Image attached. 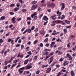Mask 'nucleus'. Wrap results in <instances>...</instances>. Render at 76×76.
<instances>
[{
    "label": "nucleus",
    "instance_id": "23",
    "mask_svg": "<svg viewBox=\"0 0 76 76\" xmlns=\"http://www.w3.org/2000/svg\"><path fill=\"white\" fill-rule=\"evenodd\" d=\"M62 71H60V72L58 73V74L56 76H60L61 75V74H62Z\"/></svg>",
    "mask_w": 76,
    "mask_h": 76
},
{
    "label": "nucleus",
    "instance_id": "45",
    "mask_svg": "<svg viewBox=\"0 0 76 76\" xmlns=\"http://www.w3.org/2000/svg\"><path fill=\"white\" fill-rule=\"evenodd\" d=\"M8 63V61H5V62H4V65H7Z\"/></svg>",
    "mask_w": 76,
    "mask_h": 76
},
{
    "label": "nucleus",
    "instance_id": "7",
    "mask_svg": "<svg viewBox=\"0 0 76 76\" xmlns=\"http://www.w3.org/2000/svg\"><path fill=\"white\" fill-rule=\"evenodd\" d=\"M37 7V5L36 4L34 5H33L31 8V10H35L36 8Z\"/></svg>",
    "mask_w": 76,
    "mask_h": 76
},
{
    "label": "nucleus",
    "instance_id": "20",
    "mask_svg": "<svg viewBox=\"0 0 76 76\" xmlns=\"http://www.w3.org/2000/svg\"><path fill=\"white\" fill-rule=\"evenodd\" d=\"M5 17L4 16L1 17L0 18V20H3V19H4L5 18Z\"/></svg>",
    "mask_w": 76,
    "mask_h": 76
},
{
    "label": "nucleus",
    "instance_id": "44",
    "mask_svg": "<svg viewBox=\"0 0 76 76\" xmlns=\"http://www.w3.org/2000/svg\"><path fill=\"white\" fill-rule=\"evenodd\" d=\"M68 58H69V60H72L73 58V57L71 56H70Z\"/></svg>",
    "mask_w": 76,
    "mask_h": 76
},
{
    "label": "nucleus",
    "instance_id": "2",
    "mask_svg": "<svg viewBox=\"0 0 76 76\" xmlns=\"http://www.w3.org/2000/svg\"><path fill=\"white\" fill-rule=\"evenodd\" d=\"M56 14L58 15L57 16H58V19H60V18H61L60 16L61 15V14H62V13L61 12H60L58 10L56 11Z\"/></svg>",
    "mask_w": 76,
    "mask_h": 76
},
{
    "label": "nucleus",
    "instance_id": "38",
    "mask_svg": "<svg viewBox=\"0 0 76 76\" xmlns=\"http://www.w3.org/2000/svg\"><path fill=\"white\" fill-rule=\"evenodd\" d=\"M20 3H18L16 4V6L18 7H20Z\"/></svg>",
    "mask_w": 76,
    "mask_h": 76
},
{
    "label": "nucleus",
    "instance_id": "21",
    "mask_svg": "<svg viewBox=\"0 0 76 76\" xmlns=\"http://www.w3.org/2000/svg\"><path fill=\"white\" fill-rule=\"evenodd\" d=\"M38 18V16H37V15H36V16L34 17V19H33V20L34 21H35V20H36Z\"/></svg>",
    "mask_w": 76,
    "mask_h": 76
},
{
    "label": "nucleus",
    "instance_id": "18",
    "mask_svg": "<svg viewBox=\"0 0 76 76\" xmlns=\"http://www.w3.org/2000/svg\"><path fill=\"white\" fill-rule=\"evenodd\" d=\"M16 63L13 64L12 65V66L11 67V69H12L14 67H15L16 66Z\"/></svg>",
    "mask_w": 76,
    "mask_h": 76
},
{
    "label": "nucleus",
    "instance_id": "40",
    "mask_svg": "<svg viewBox=\"0 0 76 76\" xmlns=\"http://www.w3.org/2000/svg\"><path fill=\"white\" fill-rule=\"evenodd\" d=\"M54 54V52H52V53H50V54L49 56V57H50V56H53Z\"/></svg>",
    "mask_w": 76,
    "mask_h": 76
},
{
    "label": "nucleus",
    "instance_id": "35",
    "mask_svg": "<svg viewBox=\"0 0 76 76\" xmlns=\"http://www.w3.org/2000/svg\"><path fill=\"white\" fill-rule=\"evenodd\" d=\"M38 40L37 39L34 42H33V44H37V42H38Z\"/></svg>",
    "mask_w": 76,
    "mask_h": 76
},
{
    "label": "nucleus",
    "instance_id": "47",
    "mask_svg": "<svg viewBox=\"0 0 76 76\" xmlns=\"http://www.w3.org/2000/svg\"><path fill=\"white\" fill-rule=\"evenodd\" d=\"M44 55H45V56H48V52H46L44 53Z\"/></svg>",
    "mask_w": 76,
    "mask_h": 76
},
{
    "label": "nucleus",
    "instance_id": "5",
    "mask_svg": "<svg viewBox=\"0 0 76 76\" xmlns=\"http://www.w3.org/2000/svg\"><path fill=\"white\" fill-rule=\"evenodd\" d=\"M48 6L49 7H50L54 8L55 6V5L53 3L50 4H48Z\"/></svg>",
    "mask_w": 76,
    "mask_h": 76
},
{
    "label": "nucleus",
    "instance_id": "42",
    "mask_svg": "<svg viewBox=\"0 0 76 76\" xmlns=\"http://www.w3.org/2000/svg\"><path fill=\"white\" fill-rule=\"evenodd\" d=\"M38 58V57H37V56H34V60H37V59Z\"/></svg>",
    "mask_w": 76,
    "mask_h": 76
},
{
    "label": "nucleus",
    "instance_id": "63",
    "mask_svg": "<svg viewBox=\"0 0 76 76\" xmlns=\"http://www.w3.org/2000/svg\"><path fill=\"white\" fill-rule=\"evenodd\" d=\"M48 23V21H46L43 24V25L45 26Z\"/></svg>",
    "mask_w": 76,
    "mask_h": 76
},
{
    "label": "nucleus",
    "instance_id": "12",
    "mask_svg": "<svg viewBox=\"0 0 76 76\" xmlns=\"http://www.w3.org/2000/svg\"><path fill=\"white\" fill-rule=\"evenodd\" d=\"M70 73L71 76H75V73H74V72L73 70H72L70 72Z\"/></svg>",
    "mask_w": 76,
    "mask_h": 76
},
{
    "label": "nucleus",
    "instance_id": "15",
    "mask_svg": "<svg viewBox=\"0 0 76 76\" xmlns=\"http://www.w3.org/2000/svg\"><path fill=\"white\" fill-rule=\"evenodd\" d=\"M9 51H10V50L7 49L6 50V51L4 52V55H6V54H7V53H9Z\"/></svg>",
    "mask_w": 76,
    "mask_h": 76
},
{
    "label": "nucleus",
    "instance_id": "36",
    "mask_svg": "<svg viewBox=\"0 0 76 76\" xmlns=\"http://www.w3.org/2000/svg\"><path fill=\"white\" fill-rule=\"evenodd\" d=\"M34 31L35 32V33H36L38 31V28H35V29L34 30Z\"/></svg>",
    "mask_w": 76,
    "mask_h": 76
},
{
    "label": "nucleus",
    "instance_id": "59",
    "mask_svg": "<svg viewBox=\"0 0 76 76\" xmlns=\"http://www.w3.org/2000/svg\"><path fill=\"white\" fill-rule=\"evenodd\" d=\"M5 50V49H4L3 50H2V52L1 53V54H3V53H4V51Z\"/></svg>",
    "mask_w": 76,
    "mask_h": 76
},
{
    "label": "nucleus",
    "instance_id": "28",
    "mask_svg": "<svg viewBox=\"0 0 76 76\" xmlns=\"http://www.w3.org/2000/svg\"><path fill=\"white\" fill-rule=\"evenodd\" d=\"M67 47L68 48H70V43L68 42L67 45Z\"/></svg>",
    "mask_w": 76,
    "mask_h": 76
},
{
    "label": "nucleus",
    "instance_id": "31",
    "mask_svg": "<svg viewBox=\"0 0 76 76\" xmlns=\"http://www.w3.org/2000/svg\"><path fill=\"white\" fill-rule=\"evenodd\" d=\"M65 18V15H63L62 16L61 18H60V19H61V20H63V19H64Z\"/></svg>",
    "mask_w": 76,
    "mask_h": 76
},
{
    "label": "nucleus",
    "instance_id": "54",
    "mask_svg": "<svg viewBox=\"0 0 76 76\" xmlns=\"http://www.w3.org/2000/svg\"><path fill=\"white\" fill-rule=\"evenodd\" d=\"M31 76V73L29 71V73L27 74V76Z\"/></svg>",
    "mask_w": 76,
    "mask_h": 76
},
{
    "label": "nucleus",
    "instance_id": "6",
    "mask_svg": "<svg viewBox=\"0 0 76 76\" xmlns=\"http://www.w3.org/2000/svg\"><path fill=\"white\" fill-rule=\"evenodd\" d=\"M37 12H34V13L31 14V17L32 18H33L35 16H37Z\"/></svg>",
    "mask_w": 76,
    "mask_h": 76
},
{
    "label": "nucleus",
    "instance_id": "22",
    "mask_svg": "<svg viewBox=\"0 0 76 76\" xmlns=\"http://www.w3.org/2000/svg\"><path fill=\"white\" fill-rule=\"evenodd\" d=\"M65 22L67 23V24H70V21H67L66 20H65Z\"/></svg>",
    "mask_w": 76,
    "mask_h": 76
},
{
    "label": "nucleus",
    "instance_id": "16",
    "mask_svg": "<svg viewBox=\"0 0 76 76\" xmlns=\"http://www.w3.org/2000/svg\"><path fill=\"white\" fill-rule=\"evenodd\" d=\"M62 21L60 20H57L55 21V23H62Z\"/></svg>",
    "mask_w": 76,
    "mask_h": 76
},
{
    "label": "nucleus",
    "instance_id": "57",
    "mask_svg": "<svg viewBox=\"0 0 76 76\" xmlns=\"http://www.w3.org/2000/svg\"><path fill=\"white\" fill-rule=\"evenodd\" d=\"M25 27H23L21 30V31H23L25 30Z\"/></svg>",
    "mask_w": 76,
    "mask_h": 76
},
{
    "label": "nucleus",
    "instance_id": "55",
    "mask_svg": "<svg viewBox=\"0 0 76 76\" xmlns=\"http://www.w3.org/2000/svg\"><path fill=\"white\" fill-rule=\"evenodd\" d=\"M10 34V33L8 32V33H7L5 35V36H6V37H7L8 36H9V34Z\"/></svg>",
    "mask_w": 76,
    "mask_h": 76
},
{
    "label": "nucleus",
    "instance_id": "13",
    "mask_svg": "<svg viewBox=\"0 0 76 76\" xmlns=\"http://www.w3.org/2000/svg\"><path fill=\"white\" fill-rule=\"evenodd\" d=\"M69 64V63L67 62L66 61H65L64 62L63 64V65L64 66H67Z\"/></svg>",
    "mask_w": 76,
    "mask_h": 76
},
{
    "label": "nucleus",
    "instance_id": "19",
    "mask_svg": "<svg viewBox=\"0 0 76 76\" xmlns=\"http://www.w3.org/2000/svg\"><path fill=\"white\" fill-rule=\"evenodd\" d=\"M19 9V8L18 7L15 8L14 9V12H16V11L18 10Z\"/></svg>",
    "mask_w": 76,
    "mask_h": 76
},
{
    "label": "nucleus",
    "instance_id": "60",
    "mask_svg": "<svg viewBox=\"0 0 76 76\" xmlns=\"http://www.w3.org/2000/svg\"><path fill=\"white\" fill-rule=\"evenodd\" d=\"M57 27H58V28H60L61 27V25H57Z\"/></svg>",
    "mask_w": 76,
    "mask_h": 76
},
{
    "label": "nucleus",
    "instance_id": "49",
    "mask_svg": "<svg viewBox=\"0 0 76 76\" xmlns=\"http://www.w3.org/2000/svg\"><path fill=\"white\" fill-rule=\"evenodd\" d=\"M72 9H73L74 10H76V7L75 6H73L72 7Z\"/></svg>",
    "mask_w": 76,
    "mask_h": 76
},
{
    "label": "nucleus",
    "instance_id": "1",
    "mask_svg": "<svg viewBox=\"0 0 76 76\" xmlns=\"http://www.w3.org/2000/svg\"><path fill=\"white\" fill-rule=\"evenodd\" d=\"M28 66V65H26L25 67H23L20 69L23 70H28V69H29L32 68V66Z\"/></svg>",
    "mask_w": 76,
    "mask_h": 76
},
{
    "label": "nucleus",
    "instance_id": "9",
    "mask_svg": "<svg viewBox=\"0 0 76 76\" xmlns=\"http://www.w3.org/2000/svg\"><path fill=\"white\" fill-rule=\"evenodd\" d=\"M51 68H48L46 70V73H48L51 71Z\"/></svg>",
    "mask_w": 76,
    "mask_h": 76
},
{
    "label": "nucleus",
    "instance_id": "53",
    "mask_svg": "<svg viewBox=\"0 0 76 76\" xmlns=\"http://www.w3.org/2000/svg\"><path fill=\"white\" fill-rule=\"evenodd\" d=\"M43 16V14H42L40 15V16L39 17V18L40 19Z\"/></svg>",
    "mask_w": 76,
    "mask_h": 76
},
{
    "label": "nucleus",
    "instance_id": "43",
    "mask_svg": "<svg viewBox=\"0 0 76 76\" xmlns=\"http://www.w3.org/2000/svg\"><path fill=\"white\" fill-rule=\"evenodd\" d=\"M27 54H29V55H30V56H31V55H32V53H31V51L28 52Z\"/></svg>",
    "mask_w": 76,
    "mask_h": 76
},
{
    "label": "nucleus",
    "instance_id": "39",
    "mask_svg": "<svg viewBox=\"0 0 76 76\" xmlns=\"http://www.w3.org/2000/svg\"><path fill=\"white\" fill-rule=\"evenodd\" d=\"M18 1L21 4H23V1H22V0H18Z\"/></svg>",
    "mask_w": 76,
    "mask_h": 76
},
{
    "label": "nucleus",
    "instance_id": "64",
    "mask_svg": "<svg viewBox=\"0 0 76 76\" xmlns=\"http://www.w3.org/2000/svg\"><path fill=\"white\" fill-rule=\"evenodd\" d=\"M40 46L41 47H43V44L42 43H41L40 44Z\"/></svg>",
    "mask_w": 76,
    "mask_h": 76
},
{
    "label": "nucleus",
    "instance_id": "24",
    "mask_svg": "<svg viewBox=\"0 0 76 76\" xmlns=\"http://www.w3.org/2000/svg\"><path fill=\"white\" fill-rule=\"evenodd\" d=\"M27 32L28 33H31L32 31L31 29H27Z\"/></svg>",
    "mask_w": 76,
    "mask_h": 76
},
{
    "label": "nucleus",
    "instance_id": "41",
    "mask_svg": "<svg viewBox=\"0 0 76 76\" xmlns=\"http://www.w3.org/2000/svg\"><path fill=\"white\" fill-rule=\"evenodd\" d=\"M9 13H10V15H14V14H15L14 12H10Z\"/></svg>",
    "mask_w": 76,
    "mask_h": 76
},
{
    "label": "nucleus",
    "instance_id": "37",
    "mask_svg": "<svg viewBox=\"0 0 76 76\" xmlns=\"http://www.w3.org/2000/svg\"><path fill=\"white\" fill-rule=\"evenodd\" d=\"M63 31L64 32V34H67V29H64L63 30Z\"/></svg>",
    "mask_w": 76,
    "mask_h": 76
},
{
    "label": "nucleus",
    "instance_id": "52",
    "mask_svg": "<svg viewBox=\"0 0 76 76\" xmlns=\"http://www.w3.org/2000/svg\"><path fill=\"white\" fill-rule=\"evenodd\" d=\"M49 51V50L47 49H45L44 50V51H45V52H46L47 51Z\"/></svg>",
    "mask_w": 76,
    "mask_h": 76
},
{
    "label": "nucleus",
    "instance_id": "56",
    "mask_svg": "<svg viewBox=\"0 0 76 76\" xmlns=\"http://www.w3.org/2000/svg\"><path fill=\"white\" fill-rule=\"evenodd\" d=\"M21 65L20 64H18V65L16 66V68H18V67H20Z\"/></svg>",
    "mask_w": 76,
    "mask_h": 76
},
{
    "label": "nucleus",
    "instance_id": "34",
    "mask_svg": "<svg viewBox=\"0 0 76 76\" xmlns=\"http://www.w3.org/2000/svg\"><path fill=\"white\" fill-rule=\"evenodd\" d=\"M21 20V18H17L16 20L17 22H18V21H19V20Z\"/></svg>",
    "mask_w": 76,
    "mask_h": 76
},
{
    "label": "nucleus",
    "instance_id": "33",
    "mask_svg": "<svg viewBox=\"0 0 76 76\" xmlns=\"http://www.w3.org/2000/svg\"><path fill=\"white\" fill-rule=\"evenodd\" d=\"M26 11H27V10L25 9H23L22 10V12H24V13H26Z\"/></svg>",
    "mask_w": 76,
    "mask_h": 76
},
{
    "label": "nucleus",
    "instance_id": "62",
    "mask_svg": "<svg viewBox=\"0 0 76 76\" xmlns=\"http://www.w3.org/2000/svg\"><path fill=\"white\" fill-rule=\"evenodd\" d=\"M58 50H62V47H58Z\"/></svg>",
    "mask_w": 76,
    "mask_h": 76
},
{
    "label": "nucleus",
    "instance_id": "58",
    "mask_svg": "<svg viewBox=\"0 0 76 76\" xmlns=\"http://www.w3.org/2000/svg\"><path fill=\"white\" fill-rule=\"evenodd\" d=\"M66 56L67 57H68V58H69V57H70V56H70V55L69 54V53H67L66 54Z\"/></svg>",
    "mask_w": 76,
    "mask_h": 76
},
{
    "label": "nucleus",
    "instance_id": "8",
    "mask_svg": "<svg viewBox=\"0 0 76 76\" xmlns=\"http://www.w3.org/2000/svg\"><path fill=\"white\" fill-rule=\"evenodd\" d=\"M42 20H44L46 21H47V20H48V17H47V16H45L43 17Z\"/></svg>",
    "mask_w": 76,
    "mask_h": 76
},
{
    "label": "nucleus",
    "instance_id": "51",
    "mask_svg": "<svg viewBox=\"0 0 76 76\" xmlns=\"http://www.w3.org/2000/svg\"><path fill=\"white\" fill-rule=\"evenodd\" d=\"M10 7H12L13 6H15V4H11L10 5Z\"/></svg>",
    "mask_w": 76,
    "mask_h": 76
},
{
    "label": "nucleus",
    "instance_id": "27",
    "mask_svg": "<svg viewBox=\"0 0 76 76\" xmlns=\"http://www.w3.org/2000/svg\"><path fill=\"white\" fill-rule=\"evenodd\" d=\"M56 62H53L52 64H51L50 66L51 67H52V66H53L54 65V64H56Z\"/></svg>",
    "mask_w": 76,
    "mask_h": 76
},
{
    "label": "nucleus",
    "instance_id": "25",
    "mask_svg": "<svg viewBox=\"0 0 76 76\" xmlns=\"http://www.w3.org/2000/svg\"><path fill=\"white\" fill-rule=\"evenodd\" d=\"M48 38H46L44 40L45 42H48Z\"/></svg>",
    "mask_w": 76,
    "mask_h": 76
},
{
    "label": "nucleus",
    "instance_id": "26",
    "mask_svg": "<svg viewBox=\"0 0 76 76\" xmlns=\"http://www.w3.org/2000/svg\"><path fill=\"white\" fill-rule=\"evenodd\" d=\"M29 47H28V46L26 48V51H29Z\"/></svg>",
    "mask_w": 76,
    "mask_h": 76
},
{
    "label": "nucleus",
    "instance_id": "46",
    "mask_svg": "<svg viewBox=\"0 0 76 76\" xmlns=\"http://www.w3.org/2000/svg\"><path fill=\"white\" fill-rule=\"evenodd\" d=\"M29 71H25L24 72V74H28V73H29Z\"/></svg>",
    "mask_w": 76,
    "mask_h": 76
},
{
    "label": "nucleus",
    "instance_id": "50",
    "mask_svg": "<svg viewBox=\"0 0 76 76\" xmlns=\"http://www.w3.org/2000/svg\"><path fill=\"white\" fill-rule=\"evenodd\" d=\"M19 61V59L16 60L14 61L13 63H16V62H18V61Z\"/></svg>",
    "mask_w": 76,
    "mask_h": 76
},
{
    "label": "nucleus",
    "instance_id": "10",
    "mask_svg": "<svg viewBox=\"0 0 76 76\" xmlns=\"http://www.w3.org/2000/svg\"><path fill=\"white\" fill-rule=\"evenodd\" d=\"M11 20H12V22L13 23H15V20H16V18L15 17H14L12 18Z\"/></svg>",
    "mask_w": 76,
    "mask_h": 76
},
{
    "label": "nucleus",
    "instance_id": "14",
    "mask_svg": "<svg viewBox=\"0 0 76 76\" xmlns=\"http://www.w3.org/2000/svg\"><path fill=\"white\" fill-rule=\"evenodd\" d=\"M28 61H29V59H26L25 61H24V64L26 65L28 64Z\"/></svg>",
    "mask_w": 76,
    "mask_h": 76
},
{
    "label": "nucleus",
    "instance_id": "30",
    "mask_svg": "<svg viewBox=\"0 0 76 76\" xmlns=\"http://www.w3.org/2000/svg\"><path fill=\"white\" fill-rule=\"evenodd\" d=\"M37 1H33L31 2V4H36L37 3Z\"/></svg>",
    "mask_w": 76,
    "mask_h": 76
},
{
    "label": "nucleus",
    "instance_id": "17",
    "mask_svg": "<svg viewBox=\"0 0 76 76\" xmlns=\"http://www.w3.org/2000/svg\"><path fill=\"white\" fill-rule=\"evenodd\" d=\"M44 33H45V31L43 30H41L40 32V34H42V35L44 34Z\"/></svg>",
    "mask_w": 76,
    "mask_h": 76
},
{
    "label": "nucleus",
    "instance_id": "32",
    "mask_svg": "<svg viewBox=\"0 0 76 76\" xmlns=\"http://www.w3.org/2000/svg\"><path fill=\"white\" fill-rule=\"evenodd\" d=\"M35 28V27L34 26H33L31 28V29L32 31V30H34V29Z\"/></svg>",
    "mask_w": 76,
    "mask_h": 76
},
{
    "label": "nucleus",
    "instance_id": "29",
    "mask_svg": "<svg viewBox=\"0 0 76 76\" xmlns=\"http://www.w3.org/2000/svg\"><path fill=\"white\" fill-rule=\"evenodd\" d=\"M27 20H31L32 19H31V17H29L27 18Z\"/></svg>",
    "mask_w": 76,
    "mask_h": 76
},
{
    "label": "nucleus",
    "instance_id": "11",
    "mask_svg": "<svg viewBox=\"0 0 76 76\" xmlns=\"http://www.w3.org/2000/svg\"><path fill=\"white\" fill-rule=\"evenodd\" d=\"M18 71L20 75H21V74L23 72V70H22V69H20V68L18 69Z\"/></svg>",
    "mask_w": 76,
    "mask_h": 76
},
{
    "label": "nucleus",
    "instance_id": "61",
    "mask_svg": "<svg viewBox=\"0 0 76 76\" xmlns=\"http://www.w3.org/2000/svg\"><path fill=\"white\" fill-rule=\"evenodd\" d=\"M51 26H56V24L55 23H52L50 24Z\"/></svg>",
    "mask_w": 76,
    "mask_h": 76
},
{
    "label": "nucleus",
    "instance_id": "4",
    "mask_svg": "<svg viewBox=\"0 0 76 76\" xmlns=\"http://www.w3.org/2000/svg\"><path fill=\"white\" fill-rule=\"evenodd\" d=\"M56 16H57V15H53L51 17V18L52 20H56V19H57V17H56Z\"/></svg>",
    "mask_w": 76,
    "mask_h": 76
},
{
    "label": "nucleus",
    "instance_id": "3",
    "mask_svg": "<svg viewBox=\"0 0 76 76\" xmlns=\"http://www.w3.org/2000/svg\"><path fill=\"white\" fill-rule=\"evenodd\" d=\"M60 5L61 6V10H64L65 8V5L64 4V3H61V4H60Z\"/></svg>",
    "mask_w": 76,
    "mask_h": 76
},
{
    "label": "nucleus",
    "instance_id": "48",
    "mask_svg": "<svg viewBox=\"0 0 76 76\" xmlns=\"http://www.w3.org/2000/svg\"><path fill=\"white\" fill-rule=\"evenodd\" d=\"M39 73H40V71H39V70H38L36 72V73L37 74V75L39 74Z\"/></svg>",
    "mask_w": 76,
    "mask_h": 76
}]
</instances>
